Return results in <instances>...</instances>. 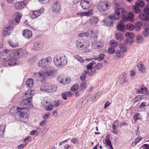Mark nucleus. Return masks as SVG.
Wrapping results in <instances>:
<instances>
[{"label": "nucleus", "instance_id": "nucleus-16", "mask_svg": "<svg viewBox=\"0 0 149 149\" xmlns=\"http://www.w3.org/2000/svg\"><path fill=\"white\" fill-rule=\"evenodd\" d=\"M127 76V74L126 73H123L121 74L119 78V82L120 84H123L127 82L126 80Z\"/></svg>", "mask_w": 149, "mask_h": 149}, {"label": "nucleus", "instance_id": "nucleus-49", "mask_svg": "<svg viewBox=\"0 0 149 149\" xmlns=\"http://www.w3.org/2000/svg\"><path fill=\"white\" fill-rule=\"evenodd\" d=\"M86 84L84 82H82L80 85V88L81 90H84L86 89Z\"/></svg>", "mask_w": 149, "mask_h": 149}, {"label": "nucleus", "instance_id": "nucleus-54", "mask_svg": "<svg viewBox=\"0 0 149 149\" xmlns=\"http://www.w3.org/2000/svg\"><path fill=\"white\" fill-rule=\"evenodd\" d=\"M50 113L49 112L45 113L43 116V118L44 119H47L50 116Z\"/></svg>", "mask_w": 149, "mask_h": 149}, {"label": "nucleus", "instance_id": "nucleus-28", "mask_svg": "<svg viewBox=\"0 0 149 149\" xmlns=\"http://www.w3.org/2000/svg\"><path fill=\"white\" fill-rule=\"evenodd\" d=\"M44 9L43 8H42L38 10H34L35 13L36 14V15H37V17L42 13L44 12Z\"/></svg>", "mask_w": 149, "mask_h": 149}, {"label": "nucleus", "instance_id": "nucleus-15", "mask_svg": "<svg viewBox=\"0 0 149 149\" xmlns=\"http://www.w3.org/2000/svg\"><path fill=\"white\" fill-rule=\"evenodd\" d=\"M42 42L41 41H36L34 43L33 49L36 51H38L42 47Z\"/></svg>", "mask_w": 149, "mask_h": 149}, {"label": "nucleus", "instance_id": "nucleus-40", "mask_svg": "<svg viewBox=\"0 0 149 149\" xmlns=\"http://www.w3.org/2000/svg\"><path fill=\"white\" fill-rule=\"evenodd\" d=\"M53 107V105L50 104L45 106V109L48 111L52 110Z\"/></svg>", "mask_w": 149, "mask_h": 149}, {"label": "nucleus", "instance_id": "nucleus-44", "mask_svg": "<svg viewBox=\"0 0 149 149\" xmlns=\"http://www.w3.org/2000/svg\"><path fill=\"white\" fill-rule=\"evenodd\" d=\"M30 16L32 19H34L37 17V15H36L34 10L31 11V12L30 14Z\"/></svg>", "mask_w": 149, "mask_h": 149}, {"label": "nucleus", "instance_id": "nucleus-61", "mask_svg": "<svg viewBox=\"0 0 149 149\" xmlns=\"http://www.w3.org/2000/svg\"><path fill=\"white\" fill-rule=\"evenodd\" d=\"M144 12L145 13L148 15H149V8L146 7L144 9Z\"/></svg>", "mask_w": 149, "mask_h": 149}, {"label": "nucleus", "instance_id": "nucleus-63", "mask_svg": "<svg viewBox=\"0 0 149 149\" xmlns=\"http://www.w3.org/2000/svg\"><path fill=\"white\" fill-rule=\"evenodd\" d=\"M25 97L27 98L28 97H31V99L32 97V95L29 93H27L25 94Z\"/></svg>", "mask_w": 149, "mask_h": 149}, {"label": "nucleus", "instance_id": "nucleus-33", "mask_svg": "<svg viewBox=\"0 0 149 149\" xmlns=\"http://www.w3.org/2000/svg\"><path fill=\"white\" fill-rule=\"evenodd\" d=\"M110 45L112 47H115L117 46V42L113 40H111L110 41Z\"/></svg>", "mask_w": 149, "mask_h": 149}, {"label": "nucleus", "instance_id": "nucleus-23", "mask_svg": "<svg viewBox=\"0 0 149 149\" xmlns=\"http://www.w3.org/2000/svg\"><path fill=\"white\" fill-rule=\"evenodd\" d=\"M139 19L142 21H145L148 19V15L146 14L140 13L139 15Z\"/></svg>", "mask_w": 149, "mask_h": 149}, {"label": "nucleus", "instance_id": "nucleus-5", "mask_svg": "<svg viewBox=\"0 0 149 149\" xmlns=\"http://www.w3.org/2000/svg\"><path fill=\"white\" fill-rule=\"evenodd\" d=\"M88 40L80 38L76 42V46L79 50H84L89 47V43Z\"/></svg>", "mask_w": 149, "mask_h": 149}, {"label": "nucleus", "instance_id": "nucleus-32", "mask_svg": "<svg viewBox=\"0 0 149 149\" xmlns=\"http://www.w3.org/2000/svg\"><path fill=\"white\" fill-rule=\"evenodd\" d=\"M143 34L144 37H148L149 35V28H145L143 32Z\"/></svg>", "mask_w": 149, "mask_h": 149}, {"label": "nucleus", "instance_id": "nucleus-1", "mask_svg": "<svg viewBox=\"0 0 149 149\" xmlns=\"http://www.w3.org/2000/svg\"><path fill=\"white\" fill-rule=\"evenodd\" d=\"M52 60V58L48 57L42 58L39 61V66L42 68H45L44 70H40L38 73L35 74H38L39 78L41 81L45 80L47 77L50 76L54 78L56 75V70L53 67L49 66Z\"/></svg>", "mask_w": 149, "mask_h": 149}, {"label": "nucleus", "instance_id": "nucleus-26", "mask_svg": "<svg viewBox=\"0 0 149 149\" xmlns=\"http://www.w3.org/2000/svg\"><path fill=\"white\" fill-rule=\"evenodd\" d=\"M132 10L135 13L139 14L140 12V10L137 6H133L132 7Z\"/></svg>", "mask_w": 149, "mask_h": 149}, {"label": "nucleus", "instance_id": "nucleus-27", "mask_svg": "<svg viewBox=\"0 0 149 149\" xmlns=\"http://www.w3.org/2000/svg\"><path fill=\"white\" fill-rule=\"evenodd\" d=\"M127 16L128 21L130 22H133L134 21V14L132 12L129 13Z\"/></svg>", "mask_w": 149, "mask_h": 149}, {"label": "nucleus", "instance_id": "nucleus-45", "mask_svg": "<svg viewBox=\"0 0 149 149\" xmlns=\"http://www.w3.org/2000/svg\"><path fill=\"white\" fill-rule=\"evenodd\" d=\"M142 139V138L139 137L138 136L137 138L135 139L134 141L132 142V145H136L137 143L139 142Z\"/></svg>", "mask_w": 149, "mask_h": 149}, {"label": "nucleus", "instance_id": "nucleus-47", "mask_svg": "<svg viewBox=\"0 0 149 149\" xmlns=\"http://www.w3.org/2000/svg\"><path fill=\"white\" fill-rule=\"evenodd\" d=\"M115 49L112 47H110L108 50V52L110 54H113L115 52Z\"/></svg>", "mask_w": 149, "mask_h": 149}, {"label": "nucleus", "instance_id": "nucleus-36", "mask_svg": "<svg viewBox=\"0 0 149 149\" xmlns=\"http://www.w3.org/2000/svg\"><path fill=\"white\" fill-rule=\"evenodd\" d=\"M89 33L88 32H82L79 34L78 36L79 37L81 38L84 37H87L89 35Z\"/></svg>", "mask_w": 149, "mask_h": 149}, {"label": "nucleus", "instance_id": "nucleus-25", "mask_svg": "<svg viewBox=\"0 0 149 149\" xmlns=\"http://www.w3.org/2000/svg\"><path fill=\"white\" fill-rule=\"evenodd\" d=\"M144 40L143 37L140 35H138L136 36V42L137 43L140 44L142 43Z\"/></svg>", "mask_w": 149, "mask_h": 149}, {"label": "nucleus", "instance_id": "nucleus-59", "mask_svg": "<svg viewBox=\"0 0 149 149\" xmlns=\"http://www.w3.org/2000/svg\"><path fill=\"white\" fill-rule=\"evenodd\" d=\"M141 97L140 95L137 96L134 99V101L135 102H136L140 100V99H141Z\"/></svg>", "mask_w": 149, "mask_h": 149}, {"label": "nucleus", "instance_id": "nucleus-58", "mask_svg": "<svg viewBox=\"0 0 149 149\" xmlns=\"http://www.w3.org/2000/svg\"><path fill=\"white\" fill-rule=\"evenodd\" d=\"M130 76L133 77L135 75L136 72L135 71V70H130Z\"/></svg>", "mask_w": 149, "mask_h": 149}, {"label": "nucleus", "instance_id": "nucleus-60", "mask_svg": "<svg viewBox=\"0 0 149 149\" xmlns=\"http://www.w3.org/2000/svg\"><path fill=\"white\" fill-rule=\"evenodd\" d=\"M37 134H38V131L36 130H33L30 132V134L33 136Z\"/></svg>", "mask_w": 149, "mask_h": 149}, {"label": "nucleus", "instance_id": "nucleus-18", "mask_svg": "<svg viewBox=\"0 0 149 149\" xmlns=\"http://www.w3.org/2000/svg\"><path fill=\"white\" fill-rule=\"evenodd\" d=\"M127 1L131 2L132 0H126ZM137 1L136 2L135 4L138 7H143L145 5V3L144 1H140V0H137Z\"/></svg>", "mask_w": 149, "mask_h": 149}, {"label": "nucleus", "instance_id": "nucleus-53", "mask_svg": "<svg viewBox=\"0 0 149 149\" xmlns=\"http://www.w3.org/2000/svg\"><path fill=\"white\" fill-rule=\"evenodd\" d=\"M139 70L143 72H144L145 71L146 69L145 66L144 65L141 64L140 65V68Z\"/></svg>", "mask_w": 149, "mask_h": 149}, {"label": "nucleus", "instance_id": "nucleus-9", "mask_svg": "<svg viewBox=\"0 0 149 149\" xmlns=\"http://www.w3.org/2000/svg\"><path fill=\"white\" fill-rule=\"evenodd\" d=\"M92 0H81L80 5L83 9L87 10L92 6Z\"/></svg>", "mask_w": 149, "mask_h": 149}, {"label": "nucleus", "instance_id": "nucleus-3", "mask_svg": "<svg viewBox=\"0 0 149 149\" xmlns=\"http://www.w3.org/2000/svg\"><path fill=\"white\" fill-rule=\"evenodd\" d=\"M53 62L56 66L62 67L67 64V58L65 56L56 55L53 58Z\"/></svg>", "mask_w": 149, "mask_h": 149}, {"label": "nucleus", "instance_id": "nucleus-42", "mask_svg": "<svg viewBox=\"0 0 149 149\" xmlns=\"http://www.w3.org/2000/svg\"><path fill=\"white\" fill-rule=\"evenodd\" d=\"M123 52L120 50H117L115 53V55L118 57L120 58Z\"/></svg>", "mask_w": 149, "mask_h": 149}, {"label": "nucleus", "instance_id": "nucleus-43", "mask_svg": "<svg viewBox=\"0 0 149 149\" xmlns=\"http://www.w3.org/2000/svg\"><path fill=\"white\" fill-rule=\"evenodd\" d=\"M105 55L103 54H100L97 58H95V60H97L98 61H100L102 60L104 57Z\"/></svg>", "mask_w": 149, "mask_h": 149}, {"label": "nucleus", "instance_id": "nucleus-20", "mask_svg": "<svg viewBox=\"0 0 149 149\" xmlns=\"http://www.w3.org/2000/svg\"><path fill=\"white\" fill-rule=\"evenodd\" d=\"M26 85L29 88L33 87V79L31 78L28 79L26 81Z\"/></svg>", "mask_w": 149, "mask_h": 149}, {"label": "nucleus", "instance_id": "nucleus-11", "mask_svg": "<svg viewBox=\"0 0 149 149\" xmlns=\"http://www.w3.org/2000/svg\"><path fill=\"white\" fill-rule=\"evenodd\" d=\"M52 9L54 12L58 13L61 9L60 3L58 1L54 2L52 5Z\"/></svg>", "mask_w": 149, "mask_h": 149}, {"label": "nucleus", "instance_id": "nucleus-51", "mask_svg": "<svg viewBox=\"0 0 149 149\" xmlns=\"http://www.w3.org/2000/svg\"><path fill=\"white\" fill-rule=\"evenodd\" d=\"M119 122L116 120L115 121L112 125V128H117L118 126Z\"/></svg>", "mask_w": 149, "mask_h": 149}, {"label": "nucleus", "instance_id": "nucleus-14", "mask_svg": "<svg viewBox=\"0 0 149 149\" xmlns=\"http://www.w3.org/2000/svg\"><path fill=\"white\" fill-rule=\"evenodd\" d=\"M110 16H109L107 18H106L104 20H103L102 21L104 22V24L107 26H110L113 25L114 22L113 21L116 19H114L112 18H110L109 17Z\"/></svg>", "mask_w": 149, "mask_h": 149}, {"label": "nucleus", "instance_id": "nucleus-37", "mask_svg": "<svg viewBox=\"0 0 149 149\" xmlns=\"http://www.w3.org/2000/svg\"><path fill=\"white\" fill-rule=\"evenodd\" d=\"M79 86L77 84H74L70 88V90L72 91H74L77 90L79 88Z\"/></svg>", "mask_w": 149, "mask_h": 149}, {"label": "nucleus", "instance_id": "nucleus-22", "mask_svg": "<svg viewBox=\"0 0 149 149\" xmlns=\"http://www.w3.org/2000/svg\"><path fill=\"white\" fill-rule=\"evenodd\" d=\"M134 29L137 31H140L141 29V24L140 22H137L135 24Z\"/></svg>", "mask_w": 149, "mask_h": 149}, {"label": "nucleus", "instance_id": "nucleus-21", "mask_svg": "<svg viewBox=\"0 0 149 149\" xmlns=\"http://www.w3.org/2000/svg\"><path fill=\"white\" fill-rule=\"evenodd\" d=\"M147 93L148 90L147 88L146 87L141 88V89L137 91V93L139 94H146Z\"/></svg>", "mask_w": 149, "mask_h": 149}, {"label": "nucleus", "instance_id": "nucleus-29", "mask_svg": "<svg viewBox=\"0 0 149 149\" xmlns=\"http://www.w3.org/2000/svg\"><path fill=\"white\" fill-rule=\"evenodd\" d=\"M22 16V14L20 13H17L16 14L15 20L17 23H19L20 18Z\"/></svg>", "mask_w": 149, "mask_h": 149}, {"label": "nucleus", "instance_id": "nucleus-34", "mask_svg": "<svg viewBox=\"0 0 149 149\" xmlns=\"http://www.w3.org/2000/svg\"><path fill=\"white\" fill-rule=\"evenodd\" d=\"M120 48L121 51L123 52L127 51V48L126 45L123 44H121L120 45Z\"/></svg>", "mask_w": 149, "mask_h": 149}, {"label": "nucleus", "instance_id": "nucleus-12", "mask_svg": "<svg viewBox=\"0 0 149 149\" xmlns=\"http://www.w3.org/2000/svg\"><path fill=\"white\" fill-rule=\"evenodd\" d=\"M13 27L11 25H10L6 27L5 29L3 31V35L6 37L10 34L12 31Z\"/></svg>", "mask_w": 149, "mask_h": 149}, {"label": "nucleus", "instance_id": "nucleus-62", "mask_svg": "<svg viewBox=\"0 0 149 149\" xmlns=\"http://www.w3.org/2000/svg\"><path fill=\"white\" fill-rule=\"evenodd\" d=\"M102 67V65L101 63H98L95 65V68L97 69H101Z\"/></svg>", "mask_w": 149, "mask_h": 149}, {"label": "nucleus", "instance_id": "nucleus-52", "mask_svg": "<svg viewBox=\"0 0 149 149\" xmlns=\"http://www.w3.org/2000/svg\"><path fill=\"white\" fill-rule=\"evenodd\" d=\"M120 17H121V18L123 22H126L127 20H128L127 17H126V14L124 15H121Z\"/></svg>", "mask_w": 149, "mask_h": 149}, {"label": "nucleus", "instance_id": "nucleus-19", "mask_svg": "<svg viewBox=\"0 0 149 149\" xmlns=\"http://www.w3.org/2000/svg\"><path fill=\"white\" fill-rule=\"evenodd\" d=\"M125 27V25L123 22H120L117 25V29L119 31H124Z\"/></svg>", "mask_w": 149, "mask_h": 149}, {"label": "nucleus", "instance_id": "nucleus-10", "mask_svg": "<svg viewBox=\"0 0 149 149\" xmlns=\"http://www.w3.org/2000/svg\"><path fill=\"white\" fill-rule=\"evenodd\" d=\"M29 2V0H24L23 1L18 2L14 5L16 9L20 10L23 9Z\"/></svg>", "mask_w": 149, "mask_h": 149}, {"label": "nucleus", "instance_id": "nucleus-56", "mask_svg": "<svg viewBox=\"0 0 149 149\" xmlns=\"http://www.w3.org/2000/svg\"><path fill=\"white\" fill-rule=\"evenodd\" d=\"M60 101L59 100H57L54 102L53 104L55 107H57L60 104Z\"/></svg>", "mask_w": 149, "mask_h": 149}, {"label": "nucleus", "instance_id": "nucleus-55", "mask_svg": "<svg viewBox=\"0 0 149 149\" xmlns=\"http://www.w3.org/2000/svg\"><path fill=\"white\" fill-rule=\"evenodd\" d=\"M77 15L83 16H88V14L86 12L78 13H77Z\"/></svg>", "mask_w": 149, "mask_h": 149}, {"label": "nucleus", "instance_id": "nucleus-31", "mask_svg": "<svg viewBox=\"0 0 149 149\" xmlns=\"http://www.w3.org/2000/svg\"><path fill=\"white\" fill-rule=\"evenodd\" d=\"M125 27L126 29L129 31H132L134 29V26L131 23L127 24Z\"/></svg>", "mask_w": 149, "mask_h": 149}, {"label": "nucleus", "instance_id": "nucleus-8", "mask_svg": "<svg viewBox=\"0 0 149 149\" xmlns=\"http://www.w3.org/2000/svg\"><path fill=\"white\" fill-rule=\"evenodd\" d=\"M109 3H105L102 1L99 2L97 6V9L101 12H103L107 10L110 6Z\"/></svg>", "mask_w": 149, "mask_h": 149}, {"label": "nucleus", "instance_id": "nucleus-46", "mask_svg": "<svg viewBox=\"0 0 149 149\" xmlns=\"http://www.w3.org/2000/svg\"><path fill=\"white\" fill-rule=\"evenodd\" d=\"M90 36L93 38H95L97 37V35L95 33V31L93 30H92L91 32L89 34Z\"/></svg>", "mask_w": 149, "mask_h": 149}, {"label": "nucleus", "instance_id": "nucleus-38", "mask_svg": "<svg viewBox=\"0 0 149 149\" xmlns=\"http://www.w3.org/2000/svg\"><path fill=\"white\" fill-rule=\"evenodd\" d=\"M74 57L77 60L81 62L84 63V60L80 56L78 55H76L74 56Z\"/></svg>", "mask_w": 149, "mask_h": 149}, {"label": "nucleus", "instance_id": "nucleus-64", "mask_svg": "<svg viewBox=\"0 0 149 149\" xmlns=\"http://www.w3.org/2000/svg\"><path fill=\"white\" fill-rule=\"evenodd\" d=\"M143 149H149V145L148 144H144L143 146Z\"/></svg>", "mask_w": 149, "mask_h": 149}, {"label": "nucleus", "instance_id": "nucleus-57", "mask_svg": "<svg viewBox=\"0 0 149 149\" xmlns=\"http://www.w3.org/2000/svg\"><path fill=\"white\" fill-rule=\"evenodd\" d=\"M105 142L106 144L109 147H110V146H112L111 145V142L109 139H105Z\"/></svg>", "mask_w": 149, "mask_h": 149}, {"label": "nucleus", "instance_id": "nucleus-2", "mask_svg": "<svg viewBox=\"0 0 149 149\" xmlns=\"http://www.w3.org/2000/svg\"><path fill=\"white\" fill-rule=\"evenodd\" d=\"M0 58L5 61L3 65L6 66H11L15 65L18 62L17 58H19L23 54L22 49H17L13 51L5 49L3 51L0 49Z\"/></svg>", "mask_w": 149, "mask_h": 149}, {"label": "nucleus", "instance_id": "nucleus-35", "mask_svg": "<svg viewBox=\"0 0 149 149\" xmlns=\"http://www.w3.org/2000/svg\"><path fill=\"white\" fill-rule=\"evenodd\" d=\"M125 36L127 38H133L134 37V35L133 33L129 32L126 33L125 34Z\"/></svg>", "mask_w": 149, "mask_h": 149}, {"label": "nucleus", "instance_id": "nucleus-50", "mask_svg": "<svg viewBox=\"0 0 149 149\" xmlns=\"http://www.w3.org/2000/svg\"><path fill=\"white\" fill-rule=\"evenodd\" d=\"M8 43L11 46L13 47H17L18 45V44L17 42L14 43L10 41L8 42Z\"/></svg>", "mask_w": 149, "mask_h": 149}, {"label": "nucleus", "instance_id": "nucleus-4", "mask_svg": "<svg viewBox=\"0 0 149 149\" xmlns=\"http://www.w3.org/2000/svg\"><path fill=\"white\" fill-rule=\"evenodd\" d=\"M17 108L16 110V116L19 118L20 120L24 121L28 117V115L26 111L27 109L25 108Z\"/></svg>", "mask_w": 149, "mask_h": 149}, {"label": "nucleus", "instance_id": "nucleus-39", "mask_svg": "<svg viewBox=\"0 0 149 149\" xmlns=\"http://www.w3.org/2000/svg\"><path fill=\"white\" fill-rule=\"evenodd\" d=\"M90 21L91 23L93 24H95L98 22V18L96 17H93L91 19Z\"/></svg>", "mask_w": 149, "mask_h": 149}, {"label": "nucleus", "instance_id": "nucleus-7", "mask_svg": "<svg viewBox=\"0 0 149 149\" xmlns=\"http://www.w3.org/2000/svg\"><path fill=\"white\" fill-rule=\"evenodd\" d=\"M57 89V87L55 85H47L45 86H42L40 88V90L42 91L51 93L55 92Z\"/></svg>", "mask_w": 149, "mask_h": 149}, {"label": "nucleus", "instance_id": "nucleus-24", "mask_svg": "<svg viewBox=\"0 0 149 149\" xmlns=\"http://www.w3.org/2000/svg\"><path fill=\"white\" fill-rule=\"evenodd\" d=\"M115 37L118 40L121 41L123 40V37L122 34L119 33H117L115 35Z\"/></svg>", "mask_w": 149, "mask_h": 149}, {"label": "nucleus", "instance_id": "nucleus-17", "mask_svg": "<svg viewBox=\"0 0 149 149\" xmlns=\"http://www.w3.org/2000/svg\"><path fill=\"white\" fill-rule=\"evenodd\" d=\"M32 99L31 97H28L27 98L23 100L21 103V105L23 106H26L27 105H30L31 103Z\"/></svg>", "mask_w": 149, "mask_h": 149}, {"label": "nucleus", "instance_id": "nucleus-48", "mask_svg": "<svg viewBox=\"0 0 149 149\" xmlns=\"http://www.w3.org/2000/svg\"><path fill=\"white\" fill-rule=\"evenodd\" d=\"M133 117L134 120L136 121L140 119L141 118V116L139 113H137L135 114Z\"/></svg>", "mask_w": 149, "mask_h": 149}, {"label": "nucleus", "instance_id": "nucleus-13", "mask_svg": "<svg viewBox=\"0 0 149 149\" xmlns=\"http://www.w3.org/2000/svg\"><path fill=\"white\" fill-rule=\"evenodd\" d=\"M23 36L27 39H30L32 36V32L28 29H25L23 31Z\"/></svg>", "mask_w": 149, "mask_h": 149}, {"label": "nucleus", "instance_id": "nucleus-30", "mask_svg": "<svg viewBox=\"0 0 149 149\" xmlns=\"http://www.w3.org/2000/svg\"><path fill=\"white\" fill-rule=\"evenodd\" d=\"M96 62L95 61H93L89 63V64L86 65V68L88 70H91L93 69V67L92 65L95 64Z\"/></svg>", "mask_w": 149, "mask_h": 149}, {"label": "nucleus", "instance_id": "nucleus-6", "mask_svg": "<svg viewBox=\"0 0 149 149\" xmlns=\"http://www.w3.org/2000/svg\"><path fill=\"white\" fill-rule=\"evenodd\" d=\"M126 13V11L124 9L122 8H118L115 10V14L117 16L113 15H110L109 17L114 19H118L121 15H125Z\"/></svg>", "mask_w": 149, "mask_h": 149}, {"label": "nucleus", "instance_id": "nucleus-41", "mask_svg": "<svg viewBox=\"0 0 149 149\" xmlns=\"http://www.w3.org/2000/svg\"><path fill=\"white\" fill-rule=\"evenodd\" d=\"M70 82V79H68L67 78H65L64 79L63 78V80L61 83L63 84H69Z\"/></svg>", "mask_w": 149, "mask_h": 149}]
</instances>
